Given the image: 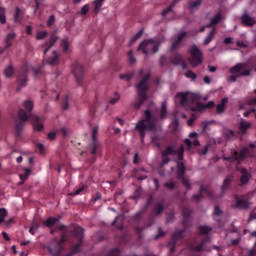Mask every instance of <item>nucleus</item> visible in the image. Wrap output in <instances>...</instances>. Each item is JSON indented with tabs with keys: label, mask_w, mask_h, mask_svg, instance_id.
Returning a JSON list of instances; mask_svg holds the SVG:
<instances>
[{
	"label": "nucleus",
	"mask_w": 256,
	"mask_h": 256,
	"mask_svg": "<svg viewBox=\"0 0 256 256\" xmlns=\"http://www.w3.org/2000/svg\"><path fill=\"white\" fill-rule=\"evenodd\" d=\"M59 231H63L61 239L52 240L45 248L52 256H73L81 251L83 243V229L80 226H74L68 230L67 226H58Z\"/></svg>",
	"instance_id": "f257e3e1"
},
{
	"label": "nucleus",
	"mask_w": 256,
	"mask_h": 256,
	"mask_svg": "<svg viewBox=\"0 0 256 256\" xmlns=\"http://www.w3.org/2000/svg\"><path fill=\"white\" fill-rule=\"evenodd\" d=\"M23 107L24 109H26V111L23 109H20L18 111V117L21 122H16L15 124L16 137H21V132L23 131V125L25 121H29V119L34 127V131H43L44 126H43V121L41 117L31 114V112L33 111V101L31 100L24 101Z\"/></svg>",
	"instance_id": "f03ea898"
},
{
	"label": "nucleus",
	"mask_w": 256,
	"mask_h": 256,
	"mask_svg": "<svg viewBox=\"0 0 256 256\" xmlns=\"http://www.w3.org/2000/svg\"><path fill=\"white\" fill-rule=\"evenodd\" d=\"M182 225L184 229L175 231L171 236V241L168 242V247L170 249V253H175V247L183 243L185 239V231H187V227L191 223V209L188 207H184L182 210Z\"/></svg>",
	"instance_id": "7ed1b4c3"
},
{
	"label": "nucleus",
	"mask_w": 256,
	"mask_h": 256,
	"mask_svg": "<svg viewBox=\"0 0 256 256\" xmlns=\"http://www.w3.org/2000/svg\"><path fill=\"white\" fill-rule=\"evenodd\" d=\"M139 77L141 80L136 84L139 101L134 103L135 109H141V106L147 99V92L149 91V79H151V75L145 74L143 70H140Z\"/></svg>",
	"instance_id": "20e7f679"
},
{
	"label": "nucleus",
	"mask_w": 256,
	"mask_h": 256,
	"mask_svg": "<svg viewBox=\"0 0 256 256\" xmlns=\"http://www.w3.org/2000/svg\"><path fill=\"white\" fill-rule=\"evenodd\" d=\"M162 156V165H167L171 163V156H177L178 161H183L185 157V146L181 144L177 149V143L173 145H168L161 153Z\"/></svg>",
	"instance_id": "39448f33"
},
{
	"label": "nucleus",
	"mask_w": 256,
	"mask_h": 256,
	"mask_svg": "<svg viewBox=\"0 0 256 256\" xmlns=\"http://www.w3.org/2000/svg\"><path fill=\"white\" fill-rule=\"evenodd\" d=\"M144 114L146 118L140 120L139 123L136 125V129L140 133L141 143L145 141V131L155 130V123H157V119L153 117V114H151V110H146Z\"/></svg>",
	"instance_id": "423d86ee"
},
{
	"label": "nucleus",
	"mask_w": 256,
	"mask_h": 256,
	"mask_svg": "<svg viewBox=\"0 0 256 256\" xmlns=\"http://www.w3.org/2000/svg\"><path fill=\"white\" fill-rule=\"evenodd\" d=\"M163 43V39H148L144 40L138 47V51H142L143 55L149 57L152 53H157L159 47Z\"/></svg>",
	"instance_id": "0eeeda50"
},
{
	"label": "nucleus",
	"mask_w": 256,
	"mask_h": 256,
	"mask_svg": "<svg viewBox=\"0 0 256 256\" xmlns=\"http://www.w3.org/2000/svg\"><path fill=\"white\" fill-rule=\"evenodd\" d=\"M229 73L231 74L228 77V81L231 83H236L239 77H249L251 75V70L245 69V64L239 63L229 69Z\"/></svg>",
	"instance_id": "6e6552de"
},
{
	"label": "nucleus",
	"mask_w": 256,
	"mask_h": 256,
	"mask_svg": "<svg viewBox=\"0 0 256 256\" xmlns=\"http://www.w3.org/2000/svg\"><path fill=\"white\" fill-rule=\"evenodd\" d=\"M176 97L180 99L181 107H187L190 103H197L199 101V96L189 92H178Z\"/></svg>",
	"instance_id": "1a4fd4ad"
},
{
	"label": "nucleus",
	"mask_w": 256,
	"mask_h": 256,
	"mask_svg": "<svg viewBox=\"0 0 256 256\" xmlns=\"http://www.w3.org/2000/svg\"><path fill=\"white\" fill-rule=\"evenodd\" d=\"M191 58L189 59V63L192 67H197L203 63V52L197 47V45H193L189 51Z\"/></svg>",
	"instance_id": "9d476101"
},
{
	"label": "nucleus",
	"mask_w": 256,
	"mask_h": 256,
	"mask_svg": "<svg viewBox=\"0 0 256 256\" xmlns=\"http://www.w3.org/2000/svg\"><path fill=\"white\" fill-rule=\"evenodd\" d=\"M28 73H29V64H24L18 75V79H17L18 88L16 89V91H21L23 87L27 86V81H29Z\"/></svg>",
	"instance_id": "9b49d317"
},
{
	"label": "nucleus",
	"mask_w": 256,
	"mask_h": 256,
	"mask_svg": "<svg viewBox=\"0 0 256 256\" xmlns=\"http://www.w3.org/2000/svg\"><path fill=\"white\" fill-rule=\"evenodd\" d=\"M72 73L79 85L83 84V77L85 75V68L79 62L72 65Z\"/></svg>",
	"instance_id": "f8f14e48"
},
{
	"label": "nucleus",
	"mask_w": 256,
	"mask_h": 256,
	"mask_svg": "<svg viewBox=\"0 0 256 256\" xmlns=\"http://www.w3.org/2000/svg\"><path fill=\"white\" fill-rule=\"evenodd\" d=\"M203 195H207L210 199H215V192L207 189L205 186H200V194H194L192 196V201H201L203 199Z\"/></svg>",
	"instance_id": "ddd939ff"
},
{
	"label": "nucleus",
	"mask_w": 256,
	"mask_h": 256,
	"mask_svg": "<svg viewBox=\"0 0 256 256\" xmlns=\"http://www.w3.org/2000/svg\"><path fill=\"white\" fill-rule=\"evenodd\" d=\"M170 61L172 65H180L182 69H187V62H185V58H183V55L176 53L171 58Z\"/></svg>",
	"instance_id": "4468645a"
},
{
	"label": "nucleus",
	"mask_w": 256,
	"mask_h": 256,
	"mask_svg": "<svg viewBox=\"0 0 256 256\" xmlns=\"http://www.w3.org/2000/svg\"><path fill=\"white\" fill-rule=\"evenodd\" d=\"M241 23L245 27H253L254 25H256V20L255 18L249 16V14L244 13L241 17Z\"/></svg>",
	"instance_id": "2eb2a0df"
},
{
	"label": "nucleus",
	"mask_w": 256,
	"mask_h": 256,
	"mask_svg": "<svg viewBox=\"0 0 256 256\" xmlns=\"http://www.w3.org/2000/svg\"><path fill=\"white\" fill-rule=\"evenodd\" d=\"M163 141H165V137L157 134V133H154L152 136H151V143L157 147V149H161L162 145H163Z\"/></svg>",
	"instance_id": "dca6fc26"
},
{
	"label": "nucleus",
	"mask_w": 256,
	"mask_h": 256,
	"mask_svg": "<svg viewBox=\"0 0 256 256\" xmlns=\"http://www.w3.org/2000/svg\"><path fill=\"white\" fill-rule=\"evenodd\" d=\"M46 63L48 65H51L52 67H55V65H59V63H60L59 52L56 50L53 51L52 55L50 57H48V59L46 60Z\"/></svg>",
	"instance_id": "f3484780"
},
{
	"label": "nucleus",
	"mask_w": 256,
	"mask_h": 256,
	"mask_svg": "<svg viewBox=\"0 0 256 256\" xmlns=\"http://www.w3.org/2000/svg\"><path fill=\"white\" fill-rule=\"evenodd\" d=\"M248 153H249V148L247 147L243 148L240 152L234 151L233 152L234 161H243L247 157Z\"/></svg>",
	"instance_id": "a211bd4d"
},
{
	"label": "nucleus",
	"mask_w": 256,
	"mask_h": 256,
	"mask_svg": "<svg viewBox=\"0 0 256 256\" xmlns=\"http://www.w3.org/2000/svg\"><path fill=\"white\" fill-rule=\"evenodd\" d=\"M252 123L248 122L247 120H242L239 123V131L241 133V135H247V131H249V129H251L252 127Z\"/></svg>",
	"instance_id": "6ab92c4d"
},
{
	"label": "nucleus",
	"mask_w": 256,
	"mask_h": 256,
	"mask_svg": "<svg viewBox=\"0 0 256 256\" xmlns=\"http://www.w3.org/2000/svg\"><path fill=\"white\" fill-rule=\"evenodd\" d=\"M249 179H251V174L247 171V169L243 168L241 170L240 187L247 185L249 183Z\"/></svg>",
	"instance_id": "aec40b11"
},
{
	"label": "nucleus",
	"mask_w": 256,
	"mask_h": 256,
	"mask_svg": "<svg viewBox=\"0 0 256 256\" xmlns=\"http://www.w3.org/2000/svg\"><path fill=\"white\" fill-rule=\"evenodd\" d=\"M235 201H236V207L238 209H248L249 208V202L246 199H240L239 196L234 195Z\"/></svg>",
	"instance_id": "412c9836"
},
{
	"label": "nucleus",
	"mask_w": 256,
	"mask_h": 256,
	"mask_svg": "<svg viewBox=\"0 0 256 256\" xmlns=\"http://www.w3.org/2000/svg\"><path fill=\"white\" fill-rule=\"evenodd\" d=\"M17 37V34L15 32H11L6 36L5 39V50L9 49L13 46V41H15V38Z\"/></svg>",
	"instance_id": "4be33fe9"
},
{
	"label": "nucleus",
	"mask_w": 256,
	"mask_h": 256,
	"mask_svg": "<svg viewBox=\"0 0 256 256\" xmlns=\"http://www.w3.org/2000/svg\"><path fill=\"white\" fill-rule=\"evenodd\" d=\"M231 183H233V176L232 175H228L225 178V180H224V182H223V184L221 186V193L222 194L225 193L227 191V189H229V187H231Z\"/></svg>",
	"instance_id": "5701e85b"
},
{
	"label": "nucleus",
	"mask_w": 256,
	"mask_h": 256,
	"mask_svg": "<svg viewBox=\"0 0 256 256\" xmlns=\"http://www.w3.org/2000/svg\"><path fill=\"white\" fill-rule=\"evenodd\" d=\"M187 35V32H182L178 35L177 40H175L171 45V51H175L177 49L178 45H181V41L185 39V36Z\"/></svg>",
	"instance_id": "b1692460"
},
{
	"label": "nucleus",
	"mask_w": 256,
	"mask_h": 256,
	"mask_svg": "<svg viewBox=\"0 0 256 256\" xmlns=\"http://www.w3.org/2000/svg\"><path fill=\"white\" fill-rule=\"evenodd\" d=\"M217 34V28H213L209 34L206 36V38L203 41V45L207 46L213 39H215V35Z\"/></svg>",
	"instance_id": "393cba45"
},
{
	"label": "nucleus",
	"mask_w": 256,
	"mask_h": 256,
	"mask_svg": "<svg viewBox=\"0 0 256 256\" xmlns=\"http://www.w3.org/2000/svg\"><path fill=\"white\" fill-rule=\"evenodd\" d=\"M213 107H215V102L213 101H209L206 105H201L199 104L196 107H191L190 110L192 111H201V109H213Z\"/></svg>",
	"instance_id": "a878e982"
},
{
	"label": "nucleus",
	"mask_w": 256,
	"mask_h": 256,
	"mask_svg": "<svg viewBox=\"0 0 256 256\" xmlns=\"http://www.w3.org/2000/svg\"><path fill=\"white\" fill-rule=\"evenodd\" d=\"M223 19V16L221 15V12H218L210 21V23L207 24V27H214V25H217L218 23H221V20Z\"/></svg>",
	"instance_id": "bb28decb"
},
{
	"label": "nucleus",
	"mask_w": 256,
	"mask_h": 256,
	"mask_svg": "<svg viewBox=\"0 0 256 256\" xmlns=\"http://www.w3.org/2000/svg\"><path fill=\"white\" fill-rule=\"evenodd\" d=\"M227 103H229V99L223 98L221 102L216 106V111L218 114H221L225 111V105H227Z\"/></svg>",
	"instance_id": "cd10ccee"
},
{
	"label": "nucleus",
	"mask_w": 256,
	"mask_h": 256,
	"mask_svg": "<svg viewBox=\"0 0 256 256\" xmlns=\"http://www.w3.org/2000/svg\"><path fill=\"white\" fill-rule=\"evenodd\" d=\"M177 177L178 179L185 177V164L183 162H178Z\"/></svg>",
	"instance_id": "c85d7f7f"
},
{
	"label": "nucleus",
	"mask_w": 256,
	"mask_h": 256,
	"mask_svg": "<svg viewBox=\"0 0 256 256\" xmlns=\"http://www.w3.org/2000/svg\"><path fill=\"white\" fill-rule=\"evenodd\" d=\"M184 143L188 149H192L193 145H194V147H199V145H201V143H199V140L195 139L193 142H191V140L189 138H186L184 140Z\"/></svg>",
	"instance_id": "c756f323"
},
{
	"label": "nucleus",
	"mask_w": 256,
	"mask_h": 256,
	"mask_svg": "<svg viewBox=\"0 0 256 256\" xmlns=\"http://www.w3.org/2000/svg\"><path fill=\"white\" fill-rule=\"evenodd\" d=\"M165 207L161 202H157L153 208V213L156 215H161L164 211Z\"/></svg>",
	"instance_id": "7c9ffc66"
},
{
	"label": "nucleus",
	"mask_w": 256,
	"mask_h": 256,
	"mask_svg": "<svg viewBox=\"0 0 256 256\" xmlns=\"http://www.w3.org/2000/svg\"><path fill=\"white\" fill-rule=\"evenodd\" d=\"M208 241H209V239L206 238V239L202 240L199 245H197V246H191V247H190V250H191V251H198V252H201V251H203V247H205V243L208 242Z\"/></svg>",
	"instance_id": "2f4dec72"
},
{
	"label": "nucleus",
	"mask_w": 256,
	"mask_h": 256,
	"mask_svg": "<svg viewBox=\"0 0 256 256\" xmlns=\"http://www.w3.org/2000/svg\"><path fill=\"white\" fill-rule=\"evenodd\" d=\"M167 117V101H163L160 109V119Z\"/></svg>",
	"instance_id": "473e14b6"
},
{
	"label": "nucleus",
	"mask_w": 256,
	"mask_h": 256,
	"mask_svg": "<svg viewBox=\"0 0 256 256\" xmlns=\"http://www.w3.org/2000/svg\"><path fill=\"white\" fill-rule=\"evenodd\" d=\"M59 218H55V217H49L47 218V220L44 222V225L46 227H53V225H55V223H58Z\"/></svg>",
	"instance_id": "72a5a7b5"
},
{
	"label": "nucleus",
	"mask_w": 256,
	"mask_h": 256,
	"mask_svg": "<svg viewBox=\"0 0 256 256\" xmlns=\"http://www.w3.org/2000/svg\"><path fill=\"white\" fill-rule=\"evenodd\" d=\"M221 215H223V210H221V208L219 206H215V208H214V219L218 223L221 222V219H219L217 217H221Z\"/></svg>",
	"instance_id": "f704fd0d"
},
{
	"label": "nucleus",
	"mask_w": 256,
	"mask_h": 256,
	"mask_svg": "<svg viewBox=\"0 0 256 256\" xmlns=\"http://www.w3.org/2000/svg\"><path fill=\"white\" fill-rule=\"evenodd\" d=\"M198 231L200 235H209V233L212 231V228L209 226H200L198 227Z\"/></svg>",
	"instance_id": "c9c22d12"
},
{
	"label": "nucleus",
	"mask_w": 256,
	"mask_h": 256,
	"mask_svg": "<svg viewBox=\"0 0 256 256\" xmlns=\"http://www.w3.org/2000/svg\"><path fill=\"white\" fill-rule=\"evenodd\" d=\"M94 13H99V10L101 7H103V3H105V0H94Z\"/></svg>",
	"instance_id": "e433bc0d"
},
{
	"label": "nucleus",
	"mask_w": 256,
	"mask_h": 256,
	"mask_svg": "<svg viewBox=\"0 0 256 256\" xmlns=\"http://www.w3.org/2000/svg\"><path fill=\"white\" fill-rule=\"evenodd\" d=\"M57 34L53 33L51 36H50V39L48 42L45 43V45H49L51 48L53 47V45H55V43H57Z\"/></svg>",
	"instance_id": "4c0bfd02"
},
{
	"label": "nucleus",
	"mask_w": 256,
	"mask_h": 256,
	"mask_svg": "<svg viewBox=\"0 0 256 256\" xmlns=\"http://www.w3.org/2000/svg\"><path fill=\"white\" fill-rule=\"evenodd\" d=\"M0 23L2 25H5L7 23V17L5 16V8L0 7Z\"/></svg>",
	"instance_id": "58836bf2"
},
{
	"label": "nucleus",
	"mask_w": 256,
	"mask_h": 256,
	"mask_svg": "<svg viewBox=\"0 0 256 256\" xmlns=\"http://www.w3.org/2000/svg\"><path fill=\"white\" fill-rule=\"evenodd\" d=\"M117 223H118V225H117ZM112 225H116L117 229H119L121 231V229H123V219H121V218H119V216H117L115 218V220L112 222Z\"/></svg>",
	"instance_id": "ea45409f"
},
{
	"label": "nucleus",
	"mask_w": 256,
	"mask_h": 256,
	"mask_svg": "<svg viewBox=\"0 0 256 256\" xmlns=\"http://www.w3.org/2000/svg\"><path fill=\"white\" fill-rule=\"evenodd\" d=\"M7 209L5 208H0V225L1 223H5V217H7Z\"/></svg>",
	"instance_id": "a19ab883"
},
{
	"label": "nucleus",
	"mask_w": 256,
	"mask_h": 256,
	"mask_svg": "<svg viewBox=\"0 0 256 256\" xmlns=\"http://www.w3.org/2000/svg\"><path fill=\"white\" fill-rule=\"evenodd\" d=\"M5 77H13V74L15 73V69H13V66H8L5 71Z\"/></svg>",
	"instance_id": "79ce46f5"
},
{
	"label": "nucleus",
	"mask_w": 256,
	"mask_h": 256,
	"mask_svg": "<svg viewBox=\"0 0 256 256\" xmlns=\"http://www.w3.org/2000/svg\"><path fill=\"white\" fill-rule=\"evenodd\" d=\"M47 35H49V33H47V31H38L36 34V39H37V41H41V40L45 39V37H47Z\"/></svg>",
	"instance_id": "37998d69"
},
{
	"label": "nucleus",
	"mask_w": 256,
	"mask_h": 256,
	"mask_svg": "<svg viewBox=\"0 0 256 256\" xmlns=\"http://www.w3.org/2000/svg\"><path fill=\"white\" fill-rule=\"evenodd\" d=\"M60 46L62 47V49H63V51H64L65 53H69V42L67 41V39H63V40L61 41Z\"/></svg>",
	"instance_id": "c03bdc74"
},
{
	"label": "nucleus",
	"mask_w": 256,
	"mask_h": 256,
	"mask_svg": "<svg viewBox=\"0 0 256 256\" xmlns=\"http://www.w3.org/2000/svg\"><path fill=\"white\" fill-rule=\"evenodd\" d=\"M120 99H121V95H119V93L115 92L114 97L110 98L109 103H110V105H115L117 103V101H119Z\"/></svg>",
	"instance_id": "a18cd8bd"
},
{
	"label": "nucleus",
	"mask_w": 256,
	"mask_h": 256,
	"mask_svg": "<svg viewBox=\"0 0 256 256\" xmlns=\"http://www.w3.org/2000/svg\"><path fill=\"white\" fill-rule=\"evenodd\" d=\"M134 75H135V72L121 74L120 79H124L125 81H131V79H133Z\"/></svg>",
	"instance_id": "49530a36"
},
{
	"label": "nucleus",
	"mask_w": 256,
	"mask_h": 256,
	"mask_svg": "<svg viewBox=\"0 0 256 256\" xmlns=\"http://www.w3.org/2000/svg\"><path fill=\"white\" fill-rule=\"evenodd\" d=\"M97 107H99V100L96 99L93 105L90 106L91 115H95V113L97 112Z\"/></svg>",
	"instance_id": "de8ad7c7"
},
{
	"label": "nucleus",
	"mask_w": 256,
	"mask_h": 256,
	"mask_svg": "<svg viewBox=\"0 0 256 256\" xmlns=\"http://www.w3.org/2000/svg\"><path fill=\"white\" fill-rule=\"evenodd\" d=\"M201 3H203V0H195L193 2L189 3V8L190 9H197V7H199L201 5Z\"/></svg>",
	"instance_id": "09e8293b"
},
{
	"label": "nucleus",
	"mask_w": 256,
	"mask_h": 256,
	"mask_svg": "<svg viewBox=\"0 0 256 256\" xmlns=\"http://www.w3.org/2000/svg\"><path fill=\"white\" fill-rule=\"evenodd\" d=\"M56 21L57 20L55 18V15L54 14L50 15L49 19L46 22L47 27H53V25H55Z\"/></svg>",
	"instance_id": "8fccbe9b"
},
{
	"label": "nucleus",
	"mask_w": 256,
	"mask_h": 256,
	"mask_svg": "<svg viewBox=\"0 0 256 256\" xmlns=\"http://www.w3.org/2000/svg\"><path fill=\"white\" fill-rule=\"evenodd\" d=\"M181 180L182 185L187 189V191H189V189H191V183H189V181L187 180V178H185V176H183L182 178H178Z\"/></svg>",
	"instance_id": "3c124183"
},
{
	"label": "nucleus",
	"mask_w": 256,
	"mask_h": 256,
	"mask_svg": "<svg viewBox=\"0 0 256 256\" xmlns=\"http://www.w3.org/2000/svg\"><path fill=\"white\" fill-rule=\"evenodd\" d=\"M185 77H187V79H191L192 81H195V79H197V74H195L193 71L188 70L185 73Z\"/></svg>",
	"instance_id": "603ef678"
},
{
	"label": "nucleus",
	"mask_w": 256,
	"mask_h": 256,
	"mask_svg": "<svg viewBox=\"0 0 256 256\" xmlns=\"http://www.w3.org/2000/svg\"><path fill=\"white\" fill-rule=\"evenodd\" d=\"M128 60H129L130 65H133L137 61L135 59V56H133V51L132 50H130L128 52Z\"/></svg>",
	"instance_id": "864d4df0"
},
{
	"label": "nucleus",
	"mask_w": 256,
	"mask_h": 256,
	"mask_svg": "<svg viewBox=\"0 0 256 256\" xmlns=\"http://www.w3.org/2000/svg\"><path fill=\"white\" fill-rule=\"evenodd\" d=\"M97 149H99V143L98 142H93L92 143L91 154L92 155H97Z\"/></svg>",
	"instance_id": "5fc2aeb1"
},
{
	"label": "nucleus",
	"mask_w": 256,
	"mask_h": 256,
	"mask_svg": "<svg viewBox=\"0 0 256 256\" xmlns=\"http://www.w3.org/2000/svg\"><path fill=\"white\" fill-rule=\"evenodd\" d=\"M37 229H39V224L33 223L29 229V233H31V235H35V232L37 231Z\"/></svg>",
	"instance_id": "6e6d98bb"
},
{
	"label": "nucleus",
	"mask_w": 256,
	"mask_h": 256,
	"mask_svg": "<svg viewBox=\"0 0 256 256\" xmlns=\"http://www.w3.org/2000/svg\"><path fill=\"white\" fill-rule=\"evenodd\" d=\"M89 13V4L84 5L80 10V15H87Z\"/></svg>",
	"instance_id": "4d7b16f0"
},
{
	"label": "nucleus",
	"mask_w": 256,
	"mask_h": 256,
	"mask_svg": "<svg viewBox=\"0 0 256 256\" xmlns=\"http://www.w3.org/2000/svg\"><path fill=\"white\" fill-rule=\"evenodd\" d=\"M83 189H85V186H82L80 188H77L76 190H74L72 193H70V195L72 197H75L76 195H80L81 192L83 191Z\"/></svg>",
	"instance_id": "13d9d810"
},
{
	"label": "nucleus",
	"mask_w": 256,
	"mask_h": 256,
	"mask_svg": "<svg viewBox=\"0 0 256 256\" xmlns=\"http://www.w3.org/2000/svg\"><path fill=\"white\" fill-rule=\"evenodd\" d=\"M62 108L64 111H67V109H69V96L65 97V100L62 104Z\"/></svg>",
	"instance_id": "bf43d9fd"
},
{
	"label": "nucleus",
	"mask_w": 256,
	"mask_h": 256,
	"mask_svg": "<svg viewBox=\"0 0 256 256\" xmlns=\"http://www.w3.org/2000/svg\"><path fill=\"white\" fill-rule=\"evenodd\" d=\"M141 212H138L133 218H132V222L133 223H139L141 221Z\"/></svg>",
	"instance_id": "052dcab7"
},
{
	"label": "nucleus",
	"mask_w": 256,
	"mask_h": 256,
	"mask_svg": "<svg viewBox=\"0 0 256 256\" xmlns=\"http://www.w3.org/2000/svg\"><path fill=\"white\" fill-rule=\"evenodd\" d=\"M98 128L97 127H95V128H93L92 129V141L93 142H97V133H98Z\"/></svg>",
	"instance_id": "680f3d73"
},
{
	"label": "nucleus",
	"mask_w": 256,
	"mask_h": 256,
	"mask_svg": "<svg viewBox=\"0 0 256 256\" xmlns=\"http://www.w3.org/2000/svg\"><path fill=\"white\" fill-rule=\"evenodd\" d=\"M164 187H167V189L173 190L175 189V182L171 181V182H166L164 184Z\"/></svg>",
	"instance_id": "e2e57ef3"
},
{
	"label": "nucleus",
	"mask_w": 256,
	"mask_h": 256,
	"mask_svg": "<svg viewBox=\"0 0 256 256\" xmlns=\"http://www.w3.org/2000/svg\"><path fill=\"white\" fill-rule=\"evenodd\" d=\"M225 135L226 139H233V137H235V132L233 130H228Z\"/></svg>",
	"instance_id": "0e129e2a"
},
{
	"label": "nucleus",
	"mask_w": 256,
	"mask_h": 256,
	"mask_svg": "<svg viewBox=\"0 0 256 256\" xmlns=\"http://www.w3.org/2000/svg\"><path fill=\"white\" fill-rule=\"evenodd\" d=\"M165 63H167V56L162 55V56L160 57V60H159V65H160V67H163V65H165Z\"/></svg>",
	"instance_id": "69168bd1"
},
{
	"label": "nucleus",
	"mask_w": 256,
	"mask_h": 256,
	"mask_svg": "<svg viewBox=\"0 0 256 256\" xmlns=\"http://www.w3.org/2000/svg\"><path fill=\"white\" fill-rule=\"evenodd\" d=\"M173 11V7L169 6L168 8L164 9L161 13L162 17H165L168 13H171Z\"/></svg>",
	"instance_id": "338daca9"
},
{
	"label": "nucleus",
	"mask_w": 256,
	"mask_h": 256,
	"mask_svg": "<svg viewBox=\"0 0 256 256\" xmlns=\"http://www.w3.org/2000/svg\"><path fill=\"white\" fill-rule=\"evenodd\" d=\"M143 35V30H140L137 34L134 35L132 38V41H137V39H140V37Z\"/></svg>",
	"instance_id": "774afa93"
}]
</instances>
